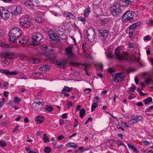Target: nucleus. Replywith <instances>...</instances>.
I'll use <instances>...</instances> for the list:
<instances>
[{
  "instance_id": "obj_22",
  "label": "nucleus",
  "mask_w": 153,
  "mask_h": 153,
  "mask_svg": "<svg viewBox=\"0 0 153 153\" xmlns=\"http://www.w3.org/2000/svg\"><path fill=\"white\" fill-rule=\"evenodd\" d=\"M91 13V8L88 7L86 8L84 13V16L85 17H88Z\"/></svg>"
},
{
  "instance_id": "obj_2",
  "label": "nucleus",
  "mask_w": 153,
  "mask_h": 153,
  "mask_svg": "<svg viewBox=\"0 0 153 153\" xmlns=\"http://www.w3.org/2000/svg\"><path fill=\"white\" fill-rule=\"evenodd\" d=\"M120 7V3H117L111 7L110 10L112 15L116 17L119 16L122 14Z\"/></svg>"
},
{
  "instance_id": "obj_31",
  "label": "nucleus",
  "mask_w": 153,
  "mask_h": 153,
  "mask_svg": "<svg viewBox=\"0 0 153 153\" xmlns=\"http://www.w3.org/2000/svg\"><path fill=\"white\" fill-rule=\"evenodd\" d=\"M51 151V147L47 146H46L44 149V151L46 153H50Z\"/></svg>"
},
{
  "instance_id": "obj_11",
  "label": "nucleus",
  "mask_w": 153,
  "mask_h": 153,
  "mask_svg": "<svg viewBox=\"0 0 153 153\" xmlns=\"http://www.w3.org/2000/svg\"><path fill=\"white\" fill-rule=\"evenodd\" d=\"M9 10H6L5 8H3L1 9V18L5 20H7L8 19L10 16Z\"/></svg>"
},
{
  "instance_id": "obj_38",
  "label": "nucleus",
  "mask_w": 153,
  "mask_h": 153,
  "mask_svg": "<svg viewBox=\"0 0 153 153\" xmlns=\"http://www.w3.org/2000/svg\"><path fill=\"white\" fill-rule=\"evenodd\" d=\"M45 110L48 112H51L53 110V108L50 106L47 105L45 107Z\"/></svg>"
},
{
  "instance_id": "obj_30",
  "label": "nucleus",
  "mask_w": 153,
  "mask_h": 153,
  "mask_svg": "<svg viewBox=\"0 0 153 153\" xmlns=\"http://www.w3.org/2000/svg\"><path fill=\"white\" fill-rule=\"evenodd\" d=\"M44 20L42 17H37L35 19V21L38 23H41L44 21Z\"/></svg>"
},
{
  "instance_id": "obj_21",
  "label": "nucleus",
  "mask_w": 153,
  "mask_h": 153,
  "mask_svg": "<svg viewBox=\"0 0 153 153\" xmlns=\"http://www.w3.org/2000/svg\"><path fill=\"white\" fill-rule=\"evenodd\" d=\"M44 119L43 117L42 116H38L36 117V120L38 123H42L44 120Z\"/></svg>"
},
{
  "instance_id": "obj_4",
  "label": "nucleus",
  "mask_w": 153,
  "mask_h": 153,
  "mask_svg": "<svg viewBox=\"0 0 153 153\" xmlns=\"http://www.w3.org/2000/svg\"><path fill=\"white\" fill-rule=\"evenodd\" d=\"M134 17V13L131 10L126 12L122 16V20L124 22L131 21Z\"/></svg>"
},
{
  "instance_id": "obj_7",
  "label": "nucleus",
  "mask_w": 153,
  "mask_h": 153,
  "mask_svg": "<svg viewBox=\"0 0 153 153\" xmlns=\"http://www.w3.org/2000/svg\"><path fill=\"white\" fill-rule=\"evenodd\" d=\"M32 37L33 40L32 44L34 46H36L40 44V42L43 39L42 35L39 33H34Z\"/></svg>"
},
{
  "instance_id": "obj_32",
  "label": "nucleus",
  "mask_w": 153,
  "mask_h": 153,
  "mask_svg": "<svg viewBox=\"0 0 153 153\" xmlns=\"http://www.w3.org/2000/svg\"><path fill=\"white\" fill-rule=\"evenodd\" d=\"M97 103L94 102L91 105V111H93L95 109V108L97 107Z\"/></svg>"
},
{
  "instance_id": "obj_6",
  "label": "nucleus",
  "mask_w": 153,
  "mask_h": 153,
  "mask_svg": "<svg viewBox=\"0 0 153 153\" xmlns=\"http://www.w3.org/2000/svg\"><path fill=\"white\" fill-rule=\"evenodd\" d=\"M29 16L27 15H24L21 18L20 21V24L24 27L30 28V22L28 20Z\"/></svg>"
},
{
  "instance_id": "obj_10",
  "label": "nucleus",
  "mask_w": 153,
  "mask_h": 153,
  "mask_svg": "<svg viewBox=\"0 0 153 153\" xmlns=\"http://www.w3.org/2000/svg\"><path fill=\"white\" fill-rule=\"evenodd\" d=\"M87 33L88 39L91 42L94 41L95 36L94 30L92 28H89L87 31Z\"/></svg>"
},
{
  "instance_id": "obj_42",
  "label": "nucleus",
  "mask_w": 153,
  "mask_h": 153,
  "mask_svg": "<svg viewBox=\"0 0 153 153\" xmlns=\"http://www.w3.org/2000/svg\"><path fill=\"white\" fill-rule=\"evenodd\" d=\"M0 45L2 47L5 48H8L9 47V45L5 43H1Z\"/></svg>"
},
{
  "instance_id": "obj_56",
  "label": "nucleus",
  "mask_w": 153,
  "mask_h": 153,
  "mask_svg": "<svg viewBox=\"0 0 153 153\" xmlns=\"http://www.w3.org/2000/svg\"><path fill=\"white\" fill-rule=\"evenodd\" d=\"M143 105V103L141 102H139L136 104V105L140 106H142Z\"/></svg>"
},
{
  "instance_id": "obj_16",
  "label": "nucleus",
  "mask_w": 153,
  "mask_h": 153,
  "mask_svg": "<svg viewBox=\"0 0 153 153\" xmlns=\"http://www.w3.org/2000/svg\"><path fill=\"white\" fill-rule=\"evenodd\" d=\"M72 89V88H70L68 86H65L62 90V92L60 93V94H65V92H71Z\"/></svg>"
},
{
  "instance_id": "obj_19",
  "label": "nucleus",
  "mask_w": 153,
  "mask_h": 153,
  "mask_svg": "<svg viewBox=\"0 0 153 153\" xmlns=\"http://www.w3.org/2000/svg\"><path fill=\"white\" fill-rule=\"evenodd\" d=\"M109 19L107 18H103L100 20V23L101 24L104 25L107 24L109 22Z\"/></svg>"
},
{
  "instance_id": "obj_13",
  "label": "nucleus",
  "mask_w": 153,
  "mask_h": 153,
  "mask_svg": "<svg viewBox=\"0 0 153 153\" xmlns=\"http://www.w3.org/2000/svg\"><path fill=\"white\" fill-rule=\"evenodd\" d=\"M72 48L71 47H68L65 48V53L69 57H72L75 56V54L73 52Z\"/></svg>"
},
{
  "instance_id": "obj_36",
  "label": "nucleus",
  "mask_w": 153,
  "mask_h": 153,
  "mask_svg": "<svg viewBox=\"0 0 153 153\" xmlns=\"http://www.w3.org/2000/svg\"><path fill=\"white\" fill-rule=\"evenodd\" d=\"M138 23L139 24L137 25V24H136V23H135L134 24L130 25V28L134 30V29L136 28V27L137 26H138L140 24V22H139Z\"/></svg>"
},
{
  "instance_id": "obj_15",
  "label": "nucleus",
  "mask_w": 153,
  "mask_h": 153,
  "mask_svg": "<svg viewBox=\"0 0 153 153\" xmlns=\"http://www.w3.org/2000/svg\"><path fill=\"white\" fill-rule=\"evenodd\" d=\"M134 0H122L123 4V6L128 7L129 5L131 4Z\"/></svg>"
},
{
  "instance_id": "obj_40",
  "label": "nucleus",
  "mask_w": 153,
  "mask_h": 153,
  "mask_svg": "<svg viewBox=\"0 0 153 153\" xmlns=\"http://www.w3.org/2000/svg\"><path fill=\"white\" fill-rule=\"evenodd\" d=\"M4 55L5 56V58H7L10 62L13 59V58L10 57V56L8 53H6Z\"/></svg>"
},
{
  "instance_id": "obj_8",
  "label": "nucleus",
  "mask_w": 153,
  "mask_h": 153,
  "mask_svg": "<svg viewBox=\"0 0 153 153\" xmlns=\"http://www.w3.org/2000/svg\"><path fill=\"white\" fill-rule=\"evenodd\" d=\"M8 10L13 16L18 15L21 12V8L19 7L16 5H12L9 8Z\"/></svg>"
},
{
  "instance_id": "obj_26",
  "label": "nucleus",
  "mask_w": 153,
  "mask_h": 153,
  "mask_svg": "<svg viewBox=\"0 0 153 153\" xmlns=\"http://www.w3.org/2000/svg\"><path fill=\"white\" fill-rule=\"evenodd\" d=\"M152 101V99L151 97H148L144 100L145 105L149 104Z\"/></svg>"
},
{
  "instance_id": "obj_39",
  "label": "nucleus",
  "mask_w": 153,
  "mask_h": 153,
  "mask_svg": "<svg viewBox=\"0 0 153 153\" xmlns=\"http://www.w3.org/2000/svg\"><path fill=\"white\" fill-rule=\"evenodd\" d=\"M22 44H25L28 41V39L27 37H24L21 39Z\"/></svg>"
},
{
  "instance_id": "obj_34",
  "label": "nucleus",
  "mask_w": 153,
  "mask_h": 153,
  "mask_svg": "<svg viewBox=\"0 0 153 153\" xmlns=\"http://www.w3.org/2000/svg\"><path fill=\"white\" fill-rule=\"evenodd\" d=\"M43 138L45 143H47L49 142L48 138L46 134H44L43 135Z\"/></svg>"
},
{
  "instance_id": "obj_55",
  "label": "nucleus",
  "mask_w": 153,
  "mask_h": 153,
  "mask_svg": "<svg viewBox=\"0 0 153 153\" xmlns=\"http://www.w3.org/2000/svg\"><path fill=\"white\" fill-rule=\"evenodd\" d=\"M78 125V121L76 119H75V122L74 123V127H76Z\"/></svg>"
},
{
  "instance_id": "obj_41",
  "label": "nucleus",
  "mask_w": 153,
  "mask_h": 153,
  "mask_svg": "<svg viewBox=\"0 0 153 153\" xmlns=\"http://www.w3.org/2000/svg\"><path fill=\"white\" fill-rule=\"evenodd\" d=\"M134 30L133 29H130L129 31V36L130 37H131L133 35L134 31Z\"/></svg>"
},
{
  "instance_id": "obj_47",
  "label": "nucleus",
  "mask_w": 153,
  "mask_h": 153,
  "mask_svg": "<svg viewBox=\"0 0 153 153\" xmlns=\"http://www.w3.org/2000/svg\"><path fill=\"white\" fill-rule=\"evenodd\" d=\"M128 48H133L134 47V44L131 43L129 42L128 43Z\"/></svg>"
},
{
  "instance_id": "obj_35",
  "label": "nucleus",
  "mask_w": 153,
  "mask_h": 153,
  "mask_svg": "<svg viewBox=\"0 0 153 153\" xmlns=\"http://www.w3.org/2000/svg\"><path fill=\"white\" fill-rule=\"evenodd\" d=\"M134 120L137 123L138 122L141 120L142 119L143 117H141L138 116H135L134 117Z\"/></svg>"
},
{
  "instance_id": "obj_1",
  "label": "nucleus",
  "mask_w": 153,
  "mask_h": 153,
  "mask_svg": "<svg viewBox=\"0 0 153 153\" xmlns=\"http://www.w3.org/2000/svg\"><path fill=\"white\" fill-rule=\"evenodd\" d=\"M22 32L20 29L18 27L13 28L11 29L9 33L10 40L12 42H14L17 38L21 36Z\"/></svg>"
},
{
  "instance_id": "obj_9",
  "label": "nucleus",
  "mask_w": 153,
  "mask_h": 153,
  "mask_svg": "<svg viewBox=\"0 0 153 153\" xmlns=\"http://www.w3.org/2000/svg\"><path fill=\"white\" fill-rule=\"evenodd\" d=\"M125 76L124 73H120L113 74L112 76L113 80L114 82H122Z\"/></svg>"
},
{
  "instance_id": "obj_63",
  "label": "nucleus",
  "mask_w": 153,
  "mask_h": 153,
  "mask_svg": "<svg viewBox=\"0 0 153 153\" xmlns=\"http://www.w3.org/2000/svg\"><path fill=\"white\" fill-rule=\"evenodd\" d=\"M151 82V81L149 79H146L145 80V83L147 84H148L149 83Z\"/></svg>"
},
{
  "instance_id": "obj_28",
  "label": "nucleus",
  "mask_w": 153,
  "mask_h": 153,
  "mask_svg": "<svg viewBox=\"0 0 153 153\" xmlns=\"http://www.w3.org/2000/svg\"><path fill=\"white\" fill-rule=\"evenodd\" d=\"M85 111L84 109H82L79 112V116L80 117L82 118L83 117L85 113Z\"/></svg>"
},
{
  "instance_id": "obj_60",
  "label": "nucleus",
  "mask_w": 153,
  "mask_h": 153,
  "mask_svg": "<svg viewBox=\"0 0 153 153\" xmlns=\"http://www.w3.org/2000/svg\"><path fill=\"white\" fill-rule=\"evenodd\" d=\"M118 136V137H120L121 139H123V135L121 133H118L117 134Z\"/></svg>"
},
{
  "instance_id": "obj_59",
  "label": "nucleus",
  "mask_w": 153,
  "mask_h": 153,
  "mask_svg": "<svg viewBox=\"0 0 153 153\" xmlns=\"http://www.w3.org/2000/svg\"><path fill=\"white\" fill-rule=\"evenodd\" d=\"M134 81L136 84L137 85H138V78L137 77H135L134 78Z\"/></svg>"
},
{
  "instance_id": "obj_64",
  "label": "nucleus",
  "mask_w": 153,
  "mask_h": 153,
  "mask_svg": "<svg viewBox=\"0 0 153 153\" xmlns=\"http://www.w3.org/2000/svg\"><path fill=\"white\" fill-rule=\"evenodd\" d=\"M29 120L27 117H26L25 118L24 121L25 123H27L29 122Z\"/></svg>"
},
{
  "instance_id": "obj_43",
  "label": "nucleus",
  "mask_w": 153,
  "mask_h": 153,
  "mask_svg": "<svg viewBox=\"0 0 153 153\" xmlns=\"http://www.w3.org/2000/svg\"><path fill=\"white\" fill-rule=\"evenodd\" d=\"M6 143L2 140L0 141V146L2 147H5L6 146Z\"/></svg>"
},
{
  "instance_id": "obj_18",
  "label": "nucleus",
  "mask_w": 153,
  "mask_h": 153,
  "mask_svg": "<svg viewBox=\"0 0 153 153\" xmlns=\"http://www.w3.org/2000/svg\"><path fill=\"white\" fill-rule=\"evenodd\" d=\"M65 15L67 17L72 19H74L75 18V16L73 14L70 12H66L65 13Z\"/></svg>"
},
{
  "instance_id": "obj_54",
  "label": "nucleus",
  "mask_w": 153,
  "mask_h": 153,
  "mask_svg": "<svg viewBox=\"0 0 153 153\" xmlns=\"http://www.w3.org/2000/svg\"><path fill=\"white\" fill-rule=\"evenodd\" d=\"M72 102H68L67 103V105L68 106V108H70L71 106H72Z\"/></svg>"
},
{
  "instance_id": "obj_37",
  "label": "nucleus",
  "mask_w": 153,
  "mask_h": 153,
  "mask_svg": "<svg viewBox=\"0 0 153 153\" xmlns=\"http://www.w3.org/2000/svg\"><path fill=\"white\" fill-rule=\"evenodd\" d=\"M24 4L27 7H31L32 5V3L31 2H29L27 1H25L24 2Z\"/></svg>"
},
{
  "instance_id": "obj_24",
  "label": "nucleus",
  "mask_w": 153,
  "mask_h": 153,
  "mask_svg": "<svg viewBox=\"0 0 153 153\" xmlns=\"http://www.w3.org/2000/svg\"><path fill=\"white\" fill-rule=\"evenodd\" d=\"M49 69V68L48 66L46 65H43L42 67L39 68V70L42 71H46Z\"/></svg>"
},
{
  "instance_id": "obj_52",
  "label": "nucleus",
  "mask_w": 153,
  "mask_h": 153,
  "mask_svg": "<svg viewBox=\"0 0 153 153\" xmlns=\"http://www.w3.org/2000/svg\"><path fill=\"white\" fill-rule=\"evenodd\" d=\"M108 71L110 73H113L115 72V70L111 68H108Z\"/></svg>"
},
{
  "instance_id": "obj_58",
  "label": "nucleus",
  "mask_w": 153,
  "mask_h": 153,
  "mask_svg": "<svg viewBox=\"0 0 153 153\" xmlns=\"http://www.w3.org/2000/svg\"><path fill=\"white\" fill-rule=\"evenodd\" d=\"M117 142L118 144V145H119V146H120V145H123V146H124V144H122V143L121 142V141H119V140H117Z\"/></svg>"
},
{
  "instance_id": "obj_49",
  "label": "nucleus",
  "mask_w": 153,
  "mask_h": 153,
  "mask_svg": "<svg viewBox=\"0 0 153 153\" xmlns=\"http://www.w3.org/2000/svg\"><path fill=\"white\" fill-rule=\"evenodd\" d=\"M152 108H153V105L150 106L145 109V111L146 112H148Z\"/></svg>"
},
{
  "instance_id": "obj_57",
  "label": "nucleus",
  "mask_w": 153,
  "mask_h": 153,
  "mask_svg": "<svg viewBox=\"0 0 153 153\" xmlns=\"http://www.w3.org/2000/svg\"><path fill=\"white\" fill-rule=\"evenodd\" d=\"M4 33L1 31L0 30V38H2L4 36Z\"/></svg>"
},
{
  "instance_id": "obj_5",
  "label": "nucleus",
  "mask_w": 153,
  "mask_h": 153,
  "mask_svg": "<svg viewBox=\"0 0 153 153\" xmlns=\"http://www.w3.org/2000/svg\"><path fill=\"white\" fill-rule=\"evenodd\" d=\"M99 36L100 39L103 42L108 40V36L109 34V31L106 29H101L99 30Z\"/></svg>"
},
{
  "instance_id": "obj_61",
  "label": "nucleus",
  "mask_w": 153,
  "mask_h": 153,
  "mask_svg": "<svg viewBox=\"0 0 153 153\" xmlns=\"http://www.w3.org/2000/svg\"><path fill=\"white\" fill-rule=\"evenodd\" d=\"M128 147L129 148L131 149H132L134 147V146L132 145H131L129 144H128Z\"/></svg>"
},
{
  "instance_id": "obj_48",
  "label": "nucleus",
  "mask_w": 153,
  "mask_h": 153,
  "mask_svg": "<svg viewBox=\"0 0 153 153\" xmlns=\"http://www.w3.org/2000/svg\"><path fill=\"white\" fill-rule=\"evenodd\" d=\"M135 97V95L134 94H132L129 96L128 98L129 100H131L132 99L134 98Z\"/></svg>"
},
{
  "instance_id": "obj_45",
  "label": "nucleus",
  "mask_w": 153,
  "mask_h": 153,
  "mask_svg": "<svg viewBox=\"0 0 153 153\" xmlns=\"http://www.w3.org/2000/svg\"><path fill=\"white\" fill-rule=\"evenodd\" d=\"M15 101L16 102L18 103L21 101V100L18 97H15L14 98Z\"/></svg>"
},
{
  "instance_id": "obj_14",
  "label": "nucleus",
  "mask_w": 153,
  "mask_h": 153,
  "mask_svg": "<svg viewBox=\"0 0 153 153\" xmlns=\"http://www.w3.org/2000/svg\"><path fill=\"white\" fill-rule=\"evenodd\" d=\"M44 103H33L32 104L33 107L34 109L35 110H38L42 108Z\"/></svg>"
},
{
  "instance_id": "obj_29",
  "label": "nucleus",
  "mask_w": 153,
  "mask_h": 153,
  "mask_svg": "<svg viewBox=\"0 0 153 153\" xmlns=\"http://www.w3.org/2000/svg\"><path fill=\"white\" fill-rule=\"evenodd\" d=\"M56 65H57L59 67L64 68L65 67V64L63 63L59 62H56Z\"/></svg>"
},
{
  "instance_id": "obj_3",
  "label": "nucleus",
  "mask_w": 153,
  "mask_h": 153,
  "mask_svg": "<svg viewBox=\"0 0 153 153\" xmlns=\"http://www.w3.org/2000/svg\"><path fill=\"white\" fill-rule=\"evenodd\" d=\"M121 50L120 47H117L115 49L114 54L116 58L120 60H128V54L124 52H123L120 54V51Z\"/></svg>"
},
{
  "instance_id": "obj_51",
  "label": "nucleus",
  "mask_w": 153,
  "mask_h": 153,
  "mask_svg": "<svg viewBox=\"0 0 153 153\" xmlns=\"http://www.w3.org/2000/svg\"><path fill=\"white\" fill-rule=\"evenodd\" d=\"M91 89L90 88H87L84 90V92L86 94H88L91 91Z\"/></svg>"
},
{
  "instance_id": "obj_20",
  "label": "nucleus",
  "mask_w": 153,
  "mask_h": 153,
  "mask_svg": "<svg viewBox=\"0 0 153 153\" xmlns=\"http://www.w3.org/2000/svg\"><path fill=\"white\" fill-rule=\"evenodd\" d=\"M132 86L130 87L128 89V91L127 93L128 94H129L131 92H134L135 91L136 87L135 86H134V84H132Z\"/></svg>"
},
{
  "instance_id": "obj_53",
  "label": "nucleus",
  "mask_w": 153,
  "mask_h": 153,
  "mask_svg": "<svg viewBox=\"0 0 153 153\" xmlns=\"http://www.w3.org/2000/svg\"><path fill=\"white\" fill-rule=\"evenodd\" d=\"M19 126H17L15 127L14 130L13 131V132H14L18 131L19 130Z\"/></svg>"
},
{
  "instance_id": "obj_12",
  "label": "nucleus",
  "mask_w": 153,
  "mask_h": 153,
  "mask_svg": "<svg viewBox=\"0 0 153 153\" xmlns=\"http://www.w3.org/2000/svg\"><path fill=\"white\" fill-rule=\"evenodd\" d=\"M0 72L8 76L10 75H15L18 74L19 72L17 71H10L7 69H0Z\"/></svg>"
},
{
  "instance_id": "obj_23",
  "label": "nucleus",
  "mask_w": 153,
  "mask_h": 153,
  "mask_svg": "<svg viewBox=\"0 0 153 153\" xmlns=\"http://www.w3.org/2000/svg\"><path fill=\"white\" fill-rule=\"evenodd\" d=\"M29 61L33 64H38L40 62V60L37 59L33 58L30 59Z\"/></svg>"
},
{
  "instance_id": "obj_46",
  "label": "nucleus",
  "mask_w": 153,
  "mask_h": 153,
  "mask_svg": "<svg viewBox=\"0 0 153 153\" xmlns=\"http://www.w3.org/2000/svg\"><path fill=\"white\" fill-rule=\"evenodd\" d=\"M151 37H149V36L147 35L143 39L144 40L149 41L151 40Z\"/></svg>"
},
{
  "instance_id": "obj_33",
  "label": "nucleus",
  "mask_w": 153,
  "mask_h": 153,
  "mask_svg": "<svg viewBox=\"0 0 153 153\" xmlns=\"http://www.w3.org/2000/svg\"><path fill=\"white\" fill-rule=\"evenodd\" d=\"M3 58H4V59L1 62H4V63L6 64L7 65H9L10 64V61L8 60V59L7 58H5V56L3 55Z\"/></svg>"
},
{
  "instance_id": "obj_27",
  "label": "nucleus",
  "mask_w": 153,
  "mask_h": 153,
  "mask_svg": "<svg viewBox=\"0 0 153 153\" xmlns=\"http://www.w3.org/2000/svg\"><path fill=\"white\" fill-rule=\"evenodd\" d=\"M52 40L56 41V42L59 41V37L56 33H54V35L53 37Z\"/></svg>"
},
{
  "instance_id": "obj_44",
  "label": "nucleus",
  "mask_w": 153,
  "mask_h": 153,
  "mask_svg": "<svg viewBox=\"0 0 153 153\" xmlns=\"http://www.w3.org/2000/svg\"><path fill=\"white\" fill-rule=\"evenodd\" d=\"M100 99L99 97L98 96H96L93 99V102L97 103L98 102V101Z\"/></svg>"
},
{
  "instance_id": "obj_25",
  "label": "nucleus",
  "mask_w": 153,
  "mask_h": 153,
  "mask_svg": "<svg viewBox=\"0 0 153 153\" xmlns=\"http://www.w3.org/2000/svg\"><path fill=\"white\" fill-rule=\"evenodd\" d=\"M42 101L43 100L39 98H35L34 100V103H44Z\"/></svg>"
},
{
  "instance_id": "obj_62",
  "label": "nucleus",
  "mask_w": 153,
  "mask_h": 153,
  "mask_svg": "<svg viewBox=\"0 0 153 153\" xmlns=\"http://www.w3.org/2000/svg\"><path fill=\"white\" fill-rule=\"evenodd\" d=\"M67 115L66 113H65L62 114V117L63 119H65L67 118Z\"/></svg>"
},
{
  "instance_id": "obj_17",
  "label": "nucleus",
  "mask_w": 153,
  "mask_h": 153,
  "mask_svg": "<svg viewBox=\"0 0 153 153\" xmlns=\"http://www.w3.org/2000/svg\"><path fill=\"white\" fill-rule=\"evenodd\" d=\"M66 146L68 148H76L78 146L77 144H75L74 143L69 142L66 145Z\"/></svg>"
},
{
  "instance_id": "obj_50",
  "label": "nucleus",
  "mask_w": 153,
  "mask_h": 153,
  "mask_svg": "<svg viewBox=\"0 0 153 153\" xmlns=\"http://www.w3.org/2000/svg\"><path fill=\"white\" fill-rule=\"evenodd\" d=\"M79 20L82 21L83 22V24H85L86 19L84 18H82V17H80L79 18Z\"/></svg>"
}]
</instances>
